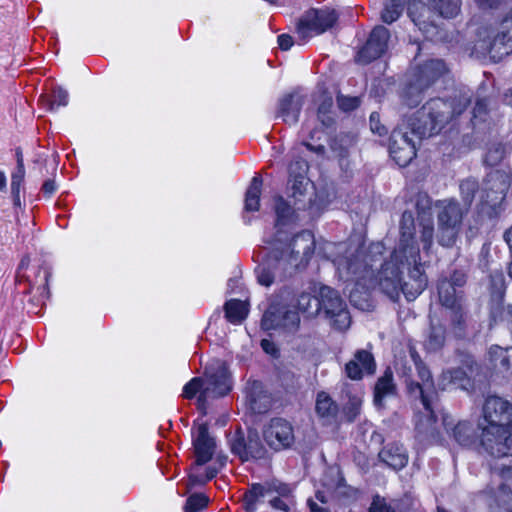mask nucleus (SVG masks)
<instances>
[{
	"instance_id": "nucleus-56",
	"label": "nucleus",
	"mask_w": 512,
	"mask_h": 512,
	"mask_svg": "<svg viewBox=\"0 0 512 512\" xmlns=\"http://www.w3.org/2000/svg\"><path fill=\"white\" fill-rule=\"evenodd\" d=\"M317 118L320 121V123L322 124V126L325 128H330L335 123V118L333 116V112L323 113V116L317 115Z\"/></svg>"
},
{
	"instance_id": "nucleus-36",
	"label": "nucleus",
	"mask_w": 512,
	"mask_h": 512,
	"mask_svg": "<svg viewBox=\"0 0 512 512\" xmlns=\"http://www.w3.org/2000/svg\"><path fill=\"white\" fill-rule=\"evenodd\" d=\"M493 512H512V491L507 484H501L491 504Z\"/></svg>"
},
{
	"instance_id": "nucleus-6",
	"label": "nucleus",
	"mask_w": 512,
	"mask_h": 512,
	"mask_svg": "<svg viewBox=\"0 0 512 512\" xmlns=\"http://www.w3.org/2000/svg\"><path fill=\"white\" fill-rule=\"evenodd\" d=\"M478 37L476 47L491 58L500 60L509 55L512 52V8L494 26L481 28Z\"/></svg>"
},
{
	"instance_id": "nucleus-7",
	"label": "nucleus",
	"mask_w": 512,
	"mask_h": 512,
	"mask_svg": "<svg viewBox=\"0 0 512 512\" xmlns=\"http://www.w3.org/2000/svg\"><path fill=\"white\" fill-rule=\"evenodd\" d=\"M446 72V64L440 59L428 60L414 68L403 94L405 105L417 106L422 101V93Z\"/></svg>"
},
{
	"instance_id": "nucleus-1",
	"label": "nucleus",
	"mask_w": 512,
	"mask_h": 512,
	"mask_svg": "<svg viewBox=\"0 0 512 512\" xmlns=\"http://www.w3.org/2000/svg\"><path fill=\"white\" fill-rule=\"evenodd\" d=\"M346 269L360 280L377 283L390 299L397 300L402 292L408 301L415 300L426 288L427 277L420 261V250L415 239V223L410 211H404L400 224V239L374 279L373 265L358 261L347 262Z\"/></svg>"
},
{
	"instance_id": "nucleus-35",
	"label": "nucleus",
	"mask_w": 512,
	"mask_h": 512,
	"mask_svg": "<svg viewBox=\"0 0 512 512\" xmlns=\"http://www.w3.org/2000/svg\"><path fill=\"white\" fill-rule=\"evenodd\" d=\"M25 167L19 161L16 169L11 174V194L15 206H21L20 193L24 189Z\"/></svg>"
},
{
	"instance_id": "nucleus-33",
	"label": "nucleus",
	"mask_w": 512,
	"mask_h": 512,
	"mask_svg": "<svg viewBox=\"0 0 512 512\" xmlns=\"http://www.w3.org/2000/svg\"><path fill=\"white\" fill-rule=\"evenodd\" d=\"M297 309L306 317H315L321 312L320 299L303 292L297 297Z\"/></svg>"
},
{
	"instance_id": "nucleus-60",
	"label": "nucleus",
	"mask_w": 512,
	"mask_h": 512,
	"mask_svg": "<svg viewBox=\"0 0 512 512\" xmlns=\"http://www.w3.org/2000/svg\"><path fill=\"white\" fill-rule=\"evenodd\" d=\"M302 144L310 151L318 154L323 155L325 153V147L322 144L313 145L310 142L303 141Z\"/></svg>"
},
{
	"instance_id": "nucleus-22",
	"label": "nucleus",
	"mask_w": 512,
	"mask_h": 512,
	"mask_svg": "<svg viewBox=\"0 0 512 512\" xmlns=\"http://www.w3.org/2000/svg\"><path fill=\"white\" fill-rule=\"evenodd\" d=\"M376 363L373 355L367 350H358L354 358L345 365L347 377L352 380L362 379L364 374H374Z\"/></svg>"
},
{
	"instance_id": "nucleus-48",
	"label": "nucleus",
	"mask_w": 512,
	"mask_h": 512,
	"mask_svg": "<svg viewBox=\"0 0 512 512\" xmlns=\"http://www.w3.org/2000/svg\"><path fill=\"white\" fill-rule=\"evenodd\" d=\"M452 312L451 321L455 328L462 330L465 325V313L463 303L458 304L457 308H448Z\"/></svg>"
},
{
	"instance_id": "nucleus-40",
	"label": "nucleus",
	"mask_w": 512,
	"mask_h": 512,
	"mask_svg": "<svg viewBox=\"0 0 512 512\" xmlns=\"http://www.w3.org/2000/svg\"><path fill=\"white\" fill-rule=\"evenodd\" d=\"M460 228L438 224V242L444 247H451L457 238Z\"/></svg>"
},
{
	"instance_id": "nucleus-3",
	"label": "nucleus",
	"mask_w": 512,
	"mask_h": 512,
	"mask_svg": "<svg viewBox=\"0 0 512 512\" xmlns=\"http://www.w3.org/2000/svg\"><path fill=\"white\" fill-rule=\"evenodd\" d=\"M470 101L467 93L461 94L457 102L430 99L413 117L402 119L390 137L389 152L393 160L401 167L407 166L416 156V145L409 133L419 139L439 133L454 116L465 111Z\"/></svg>"
},
{
	"instance_id": "nucleus-4",
	"label": "nucleus",
	"mask_w": 512,
	"mask_h": 512,
	"mask_svg": "<svg viewBox=\"0 0 512 512\" xmlns=\"http://www.w3.org/2000/svg\"><path fill=\"white\" fill-rule=\"evenodd\" d=\"M410 356L414 362L420 381L407 378L405 383L409 395L415 399H420L423 406V410L415 415V430L417 441L425 446L436 439L435 425L437 417L435 415V409L438 402V393L430 370L423 363L415 349H410Z\"/></svg>"
},
{
	"instance_id": "nucleus-42",
	"label": "nucleus",
	"mask_w": 512,
	"mask_h": 512,
	"mask_svg": "<svg viewBox=\"0 0 512 512\" xmlns=\"http://www.w3.org/2000/svg\"><path fill=\"white\" fill-rule=\"evenodd\" d=\"M478 189V183L474 179L463 180L460 184V193L462 200L465 204V209L468 210L473 202L475 192Z\"/></svg>"
},
{
	"instance_id": "nucleus-61",
	"label": "nucleus",
	"mask_w": 512,
	"mask_h": 512,
	"mask_svg": "<svg viewBox=\"0 0 512 512\" xmlns=\"http://www.w3.org/2000/svg\"><path fill=\"white\" fill-rule=\"evenodd\" d=\"M42 191L48 196H51L56 191V184L54 180H46L42 185Z\"/></svg>"
},
{
	"instance_id": "nucleus-17",
	"label": "nucleus",
	"mask_w": 512,
	"mask_h": 512,
	"mask_svg": "<svg viewBox=\"0 0 512 512\" xmlns=\"http://www.w3.org/2000/svg\"><path fill=\"white\" fill-rule=\"evenodd\" d=\"M231 451L242 461L263 459L267 453L255 430H249L246 436L240 431L236 432L231 440Z\"/></svg>"
},
{
	"instance_id": "nucleus-64",
	"label": "nucleus",
	"mask_w": 512,
	"mask_h": 512,
	"mask_svg": "<svg viewBox=\"0 0 512 512\" xmlns=\"http://www.w3.org/2000/svg\"><path fill=\"white\" fill-rule=\"evenodd\" d=\"M384 251V246L382 243H374L370 246V253L381 255Z\"/></svg>"
},
{
	"instance_id": "nucleus-13",
	"label": "nucleus",
	"mask_w": 512,
	"mask_h": 512,
	"mask_svg": "<svg viewBox=\"0 0 512 512\" xmlns=\"http://www.w3.org/2000/svg\"><path fill=\"white\" fill-rule=\"evenodd\" d=\"M319 299L321 312L326 318L330 319L331 324L336 329L345 330L350 326L351 318L346 309V304L336 290L328 286L321 287Z\"/></svg>"
},
{
	"instance_id": "nucleus-44",
	"label": "nucleus",
	"mask_w": 512,
	"mask_h": 512,
	"mask_svg": "<svg viewBox=\"0 0 512 512\" xmlns=\"http://www.w3.org/2000/svg\"><path fill=\"white\" fill-rule=\"evenodd\" d=\"M505 278L502 272H495L490 275L491 295L496 300H502L505 293Z\"/></svg>"
},
{
	"instance_id": "nucleus-15",
	"label": "nucleus",
	"mask_w": 512,
	"mask_h": 512,
	"mask_svg": "<svg viewBox=\"0 0 512 512\" xmlns=\"http://www.w3.org/2000/svg\"><path fill=\"white\" fill-rule=\"evenodd\" d=\"M467 276L462 271H454L449 277H443L438 281L437 290L439 301L446 308H457L463 303Z\"/></svg>"
},
{
	"instance_id": "nucleus-51",
	"label": "nucleus",
	"mask_w": 512,
	"mask_h": 512,
	"mask_svg": "<svg viewBox=\"0 0 512 512\" xmlns=\"http://www.w3.org/2000/svg\"><path fill=\"white\" fill-rule=\"evenodd\" d=\"M487 107L488 105L485 99L477 100L473 108V119L484 120L488 111Z\"/></svg>"
},
{
	"instance_id": "nucleus-5",
	"label": "nucleus",
	"mask_w": 512,
	"mask_h": 512,
	"mask_svg": "<svg viewBox=\"0 0 512 512\" xmlns=\"http://www.w3.org/2000/svg\"><path fill=\"white\" fill-rule=\"evenodd\" d=\"M427 7L421 0H411L408 15L413 23L427 36L437 34L438 25L435 18H454L461 10V0H428Z\"/></svg>"
},
{
	"instance_id": "nucleus-8",
	"label": "nucleus",
	"mask_w": 512,
	"mask_h": 512,
	"mask_svg": "<svg viewBox=\"0 0 512 512\" xmlns=\"http://www.w3.org/2000/svg\"><path fill=\"white\" fill-rule=\"evenodd\" d=\"M509 187L510 177L507 173L500 170L489 173L482 186L481 212L489 218L497 217L503 210Z\"/></svg>"
},
{
	"instance_id": "nucleus-19",
	"label": "nucleus",
	"mask_w": 512,
	"mask_h": 512,
	"mask_svg": "<svg viewBox=\"0 0 512 512\" xmlns=\"http://www.w3.org/2000/svg\"><path fill=\"white\" fill-rule=\"evenodd\" d=\"M274 493L284 496L289 493V488L286 484L276 481L253 483L243 494V508L246 512H255L258 505L263 502L264 498L272 496Z\"/></svg>"
},
{
	"instance_id": "nucleus-27",
	"label": "nucleus",
	"mask_w": 512,
	"mask_h": 512,
	"mask_svg": "<svg viewBox=\"0 0 512 512\" xmlns=\"http://www.w3.org/2000/svg\"><path fill=\"white\" fill-rule=\"evenodd\" d=\"M490 365L499 372L512 374V347L503 348L493 345L487 353Z\"/></svg>"
},
{
	"instance_id": "nucleus-34",
	"label": "nucleus",
	"mask_w": 512,
	"mask_h": 512,
	"mask_svg": "<svg viewBox=\"0 0 512 512\" xmlns=\"http://www.w3.org/2000/svg\"><path fill=\"white\" fill-rule=\"evenodd\" d=\"M445 343V328L438 325H431L427 337L424 341V348L427 352L439 351Z\"/></svg>"
},
{
	"instance_id": "nucleus-47",
	"label": "nucleus",
	"mask_w": 512,
	"mask_h": 512,
	"mask_svg": "<svg viewBox=\"0 0 512 512\" xmlns=\"http://www.w3.org/2000/svg\"><path fill=\"white\" fill-rule=\"evenodd\" d=\"M434 226L431 220L422 225L421 241L423 243V250L428 251L433 243Z\"/></svg>"
},
{
	"instance_id": "nucleus-39",
	"label": "nucleus",
	"mask_w": 512,
	"mask_h": 512,
	"mask_svg": "<svg viewBox=\"0 0 512 512\" xmlns=\"http://www.w3.org/2000/svg\"><path fill=\"white\" fill-rule=\"evenodd\" d=\"M403 10V0H390L388 3H386L381 18L383 22L391 24L400 17Z\"/></svg>"
},
{
	"instance_id": "nucleus-2",
	"label": "nucleus",
	"mask_w": 512,
	"mask_h": 512,
	"mask_svg": "<svg viewBox=\"0 0 512 512\" xmlns=\"http://www.w3.org/2000/svg\"><path fill=\"white\" fill-rule=\"evenodd\" d=\"M275 213L276 231L266 241L270 250L255 268L259 284L266 287L306 267L315 249L314 235L310 231L305 230L291 237L287 226L294 210L281 196L275 199Z\"/></svg>"
},
{
	"instance_id": "nucleus-12",
	"label": "nucleus",
	"mask_w": 512,
	"mask_h": 512,
	"mask_svg": "<svg viewBox=\"0 0 512 512\" xmlns=\"http://www.w3.org/2000/svg\"><path fill=\"white\" fill-rule=\"evenodd\" d=\"M482 420L478 423V428H512V404L500 397L492 396L485 400L482 409Z\"/></svg>"
},
{
	"instance_id": "nucleus-30",
	"label": "nucleus",
	"mask_w": 512,
	"mask_h": 512,
	"mask_svg": "<svg viewBox=\"0 0 512 512\" xmlns=\"http://www.w3.org/2000/svg\"><path fill=\"white\" fill-rule=\"evenodd\" d=\"M226 319L234 324H241L248 315V308L245 302L238 299H230L224 305Z\"/></svg>"
},
{
	"instance_id": "nucleus-9",
	"label": "nucleus",
	"mask_w": 512,
	"mask_h": 512,
	"mask_svg": "<svg viewBox=\"0 0 512 512\" xmlns=\"http://www.w3.org/2000/svg\"><path fill=\"white\" fill-rule=\"evenodd\" d=\"M308 163L303 159L293 161L289 167L288 191L297 210L310 208L313 185L307 177Z\"/></svg>"
},
{
	"instance_id": "nucleus-24",
	"label": "nucleus",
	"mask_w": 512,
	"mask_h": 512,
	"mask_svg": "<svg viewBox=\"0 0 512 512\" xmlns=\"http://www.w3.org/2000/svg\"><path fill=\"white\" fill-rule=\"evenodd\" d=\"M302 106V96L297 93L287 94L279 100L276 117L281 118L286 124L294 125L299 120Z\"/></svg>"
},
{
	"instance_id": "nucleus-14",
	"label": "nucleus",
	"mask_w": 512,
	"mask_h": 512,
	"mask_svg": "<svg viewBox=\"0 0 512 512\" xmlns=\"http://www.w3.org/2000/svg\"><path fill=\"white\" fill-rule=\"evenodd\" d=\"M261 326L265 330L283 329L295 332L300 326V317L288 305L271 304L262 317Z\"/></svg>"
},
{
	"instance_id": "nucleus-53",
	"label": "nucleus",
	"mask_w": 512,
	"mask_h": 512,
	"mask_svg": "<svg viewBox=\"0 0 512 512\" xmlns=\"http://www.w3.org/2000/svg\"><path fill=\"white\" fill-rule=\"evenodd\" d=\"M277 41H278L279 47L284 51L289 50L294 44L292 36H290L288 34L279 35L277 38Z\"/></svg>"
},
{
	"instance_id": "nucleus-46",
	"label": "nucleus",
	"mask_w": 512,
	"mask_h": 512,
	"mask_svg": "<svg viewBox=\"0 0 512 512\" xmlns=\"http://www.w3.org/2000/svg\"><path fill=\"white\" fill-rule=\"evenodd\" d=\"M336 100L338 107L344 112L352 111L360 105V98L356 96L351 97L338 94Z\"/></svg>"
},
{
	"instance_id": "nucleus-54",
	"label": "nucleus",
	"mask_w": 512,
	"mask_h": 512,
	"mask_svg": "<svg viewBox=\"0 0 512 512\" xmlns=\"http://www.w3.org/2000/svg\"><path fill=\"white\" fill-rule=\"evenodd\" d=\"M332 108H333V100H332V98L331 97H326V98H324V100L319 105L318 111H317V115H322L323 116V113H330V112H332Z\"/></svg>"
},
{
	"instance_id": "nucleus-58",
	"label": "nucleus",
	"mask_w": 512,
	"mask_h": 512,
	"mask_svg": "<svg viewBox=\"0 0 512 512\" xmlns=\"http://www.w3.org/2000/svg\"><path fill=\"white\" fill-rule=\"evenodd\" d=\"M498 475L506 483L512 484V466H503L498 470Z\"/></svg>"
},
{
	"instance_id": "nucleus-16",
	"label": "nucleus",
	"mask_w": 512,
	"mask_h": 512,
	"mask_svg": "<svg viewBox=\"0 0 512 512\" xmlns=\"http://www.w3.org/2000/svg\"><path fill=\"white\" fill-rule=\"evenodd\" d=\"M480 446L494 457L512 455V428L483 429Z\"/></svg>"
},
{
	"instance_id": "nucleus-63",
	"label": "nucleus",
	"mask_w": 512,
	"mask_h": 512,
	"mask_svg": "<svg viewBox=\"0 0 512 512\" xmlns=\"http://www.w3.org/2000/svg\"><path fill=\"white\" fill-rule=\"evenodd\" d=\"M504 240L509 246L511 255H512V226L508 228L504 233Z\"/></svg>"
},
{
	"instance_id": "nucleus-41",
	"label": "nucleus",
	"mask_w": 512,
	"mask_h": 512,
	"mask_svg": "<svg viewBox=\"0 0 512 512\" xmlns=\"http://www.w3.org/2000/svg\"><path fill=\"white\" fill-rule=\"evenodd\" d=\"M506 155V147L501 143H493L489 146L484 162L489 166L498 165Z\"/></svg>"
},
{
	"instance_id": "nucleus-59",
	"label": "nucleus",
	"mask_w": 512,
	"mask_h": 512,
	"mask_svg": "<svg viewBox=\"0 0 512 512\" xmlns=\"http://www.w3.org/2000/svg\"><path fill=\"white\" fill-rule=\"evenodd\" d=\"M261 347L267 354L275 356L278 353V349L275 344L268 339H263L261 341Z\"/></svg>"
},
{
	"instance_id": "nucleus-55",
	"label": "nucleus",
	"mask_w": 512,
	"mask_h": 512,
	"mask_svg": "<svg viewBox=\"0 0 512 512\" xmlns=\"http://www.w3.org/2000/svg\"><path fill=\"white\" fill-rule=\"evenodd\" d=\"M269 502L270 505L276 510H280L283 512L289 511V506L284 502V500H282L278 496L272 497Z\"/></svg>"
},
{
	"instance_id": "nucleus-25",
	"label": "nucleus",
	"mask_w": 512,
	"mask_h": 512,
	"mask_svg": "<svg viewBox=\"0 0 512 512\" xmlns=\"http://www.w3.org/2000/svg\"><path fill=\"white\" fill-rule=\"evenodd\" d=\"M453 439L460 445L466 448H478L480 446V438L478 439L476 430L472 423L468 421H459L451 431L446 428Z\"/></svg>"
},
{
	"instance_id": "nucleus-49",
	"label": "nucleus",
	"mask_w": 512,
	"mask_h": 512,
	"mask_svg": "<svg viewBox=\"0 0 512 512\" xmlns=\"http://www.w3.org/2000/svg\"><path fill=\"white\" fill-rule=\"evenodd\" d=\"M368 512H395V510L387 504L384 498L376 495L373 497Z\"/></svg>"
},
{
	"instance_id": "nucleus-45",
	"label": "nucleus",
	"mask_w": 512,
	"mask_h": 512,
	"mask_svg": "<svg viewBox=\"0 0 512 512\" xmlns=\"http://www.w3.org/2000/svg\"><path fill=\"white\" fill-rule=\"evenodd\" d=\"M204 386L205 382L201 378H192L188 383L184 385L182 396L186 399H192L196 396L197 393H199V395L201 394Z\"/></svg>"
},
{
	"instance_id": "nucleus-23",
	"label": "nucleus",
	"mask_w": 512,
	"mask_h": 512,
	"mask_svg": "<svg viewBox=\"0 0 512 512\" xmlns=\"http://www.w3.org/2000/svg\"><path fill=\"white\" fill-rule=\"evenodd\" d=\"M437 220L440 225L460 228L466 209L454 199H444L436 202Z\"/></svg>"
},
{
	"instance_id": "nucleus-11",
	"label": "nucleus",
	"mask_w": 512,
	"mask_h": 512,
	"mask_svg": "<svg viewBox=\"0 0 512 512\" xmlns=\"http://www.w3.org/2000/svg\"><path fill=\"white\" fill-rule=\"evenodd\" d=\"M204 382L205 386L197 399L199 408L203 410L209 399L223 397L227 395L232 388L228 369L226 365L220 361L206 368Z\"/></svg>"
},
{
	"instance_id": "nucleus-31",
	"label": "nucleus",
	"mask_w": 512,
	"mask_h": 512,
	"mask_svg": "<svg viewBox=\"0 0 512 512\" xmlns=\"http://www.w3.org/2000/svg\"><path fill=\"white\" fill-rule=\"evenodd\" d=\"M262 188V177L256 174L246 191L245 195V210L248 212L258 211L260 206V195Z\"/></svg>"
},
{
	"instance_id": "nucleus-52",
	"label": "nucleus",
	"mask_w": 512,
	"mask_h": 512,
	"mask_svg": "<svg viewBox=\"0 0 512 512\" xmlns=\"http://www.w3.org/2000/svg\"><path fill=\"white\" fill-rule=\"evenodd\" d=\"M339 141H344V139L343 138H340L339 140L335 139L331 144V149L333 150V152L336 153V155L340 159H344L348 156V148L343 147L342 145H339V143H338Z\"/></svg>"
},
{
	"instance_id": "nucleus-62",
	"label": "nucleus",
	"mask_w": 512,
	"mask_h": 512,
	"mask_svg": "<svg viewBox=\"0 0 512 512\" xmlns=\"http://www.w3.org/2000/svg\"><path fill=\"white\" fill-rule=\"evenodd\" d=\"M475 1L479 5V7L483 8V9L494 8L500 2V0H475Z\"/></svg>"
},
{
	"instance_id": "nucleus-43",
	"label": "nucleus",
	"mask_w": 512,
	"mask_h": 512,
	"mask_svg": "<svg viewBox=\"0 0 512 512\" xmlns=\"http://www.w3.org/2000/svg\"><path fill=\"white\" fill-rule=\"evenodd\" d=\"M209 499L202 493H194L190 495L184 506V512H199L205 509L208 505Z\"/></svg>"
},
{
	"instance_id": "nucleus-50",
	"label": "nucleus",
	"mask_w": 512,
	"mask_h": 512,
	"mask_svg": "<svg viewBox=\"0 0 512 512\" xmlns=\"http://www.w3.org/2000/svg\"><path fill=\"white\" fill-rule=\"evenodd\" d=\"M370 128L371 131L379 136H383L387 134V129L384 125L380 123V116L377 112H373L370 115Z\"/></svg>"
},
{
	"instance_id": "nucleus-20",
	"label": "nucleus",
	"mask_w": 512,
	"mask_h": 512,
	"mask_svg": "<svg viewBox=\"0 0 512 512\" xmlns=\"http://www.w3.org/2000/svg\"><path fill=\"white\" fill-rule=\"evenodd\" d=\"M389 30L384 26H376L370 33L365 45L358 51L356 61L368 64L381 57L388 48Z\"/></svg>"
},
{
	"instance_id": "nucleus-37",
	"label": "nucleus",
	"mask_w": 512,
	"mask_h": 512,
	"mask_svg": "<svg viewBox=\"0 0 512 512\" xmlns=\"http://www.w3.org/2000/svg\"><path fill=\"white\" fill-rule=\"evenodd\" d=\"M466 379V372L462 368H452L442 372L438 379V385L445 390L449 385H462Z\"/></svg>"
},
{
	"instance_id": "nucleus-18",
	"label": "nucleus",
	"mask_w": 512,
	"mask_h": 512,
	"mask_svg": "<svg viewBox=\"0 0 512 512\" xmlns=\"http://www.w3.org/2000/svg\"><path fill=\"white\" fill-rule=\"evenodd\" d=\"M266 444L275 451L290 448L294 441V429L291 423L283 418L272 419L263 430Z\"/></svg>"
},
{
	"instance_id": "nucleus-57",
	"label": "nucleus",
	"mask_w": 512,
	"mask_h": 512,
	"mask_svg": "<svg viewBox=\"0 0 512 512\" xmlns=\"http://www.w3.org/2000/svg\"><path fill=\"white\" fill-rule=\"evenodd\" d=\"M205 483H206V480L203 476H198L196 474H190L188 483H187V488H188V490H190L197 485H203Z\"/></svg>"
},
{
	"instance_id": "nucleus-38",
	"label": "nucleus",
	"mask_w": 512,
	"mask_h": 512,
	"mask_svg": "<svg viewBox=\"0 0 512 512\" xmlns=\"http://www.w3.org/2000/svg\"><path fill=\"white\" fill-rule=\"evenodd\" d=\"M362 395L349 394L348 401L343 407V413L347 421L353 422L360 414L362 407Z\"/></svg>"
},
{
	"instance_id": "nucleus-29",
	"label": "nucleus",
	"mask_w": 512,
	"mask_h": 512,
	"mask_svg": "<svg viewBox=\"0 0 512 512\" xmlns=\"http://www.w3.org/2000/svg\"><path fill=\"white\" fill-rule=\"evenodd\" d=\"M315 410L325 423H331L337 417L338 405L327 393L320 392L317 394Z\"/></svg>"
},
{
	"instance_id": "nucleus-10",
	"label": "nucleus",
	"mask_w": 512,
	"mask_h": 512,
	"mask_svg": "<svg viewBox=\"0 0 512 512\" xmlns=\"http://www.w3.org/2000/svg\"><path fill=\"white\" fill-rule=\"evenodd\" d=\"M339 14L330 7L312 8L308 10L297 24V34L302 42L323 34L334 27L338 21Z\"/></svg>"
},
{
	"instance_id": "nucleus-32",
	"label": "nucleus",
	"mask_w": 512,
	"mask_h": 512,
	"mask_svg": "<svg viewBox=\"0 0 512 512\" xmlns=\"http://www.w3.org/2000/svg\"><path fill=\"white\" fill-rule=\"evenodd\" d=\"M39 101L47 110L56 111L59 107L68 105L69 94L65 89L56 87L52 90L51 94L41 95Z\"/></svg>"
},
{
	"instance_id": "nucleus-28",
	"label": "nucleus",
	"mask_w": 512,
	"mask_h": 512,
	"mask_svg": "<svg viewBox=\"0 0 512 512\" xmlns=\"http://www.w3.org/2000/svg\"><path fill=\"white\" fill-rule=\"evenodd\" d=\"M396 394V385L393 381V373L387 368L384 374L377 380L374 387V404L378 407L383 406L385 398Z\"/></svg>"
},
{
	"instance_id": "nucleus-26",
	"label": "nucleus",
	"mask_w": 512,
	"mask_h": 512,
	"mask_svg": "<svg viewBox=\"0 0 512 512\" xmlns=\"http://www.w3.org/2000/svg\"><path fill=\"white\" fill-rule=\"evenodd\" d=\"M379 458L394 470H401L408 463V453L400 443L387 444L380 452Z\"/></svg>"
},
{
	"instance_id": "nucleus-21",
	"label": "nucleus",
	"mask_w": 512,
	"mask_h": 512,
	"mask_svg": "<svg viewBox=\"0 0 512 512\" xmlns=\"http://www.w3.org/2000/svg\"><path fill=\"white\" fill-rule=\"evenodd\" d=\"M193 446L196 465L202 466L212 459L216 444L209 435L207 424L203 423L197 427L196 433L193 435Z\"/></svg>"
}]
</instances>
